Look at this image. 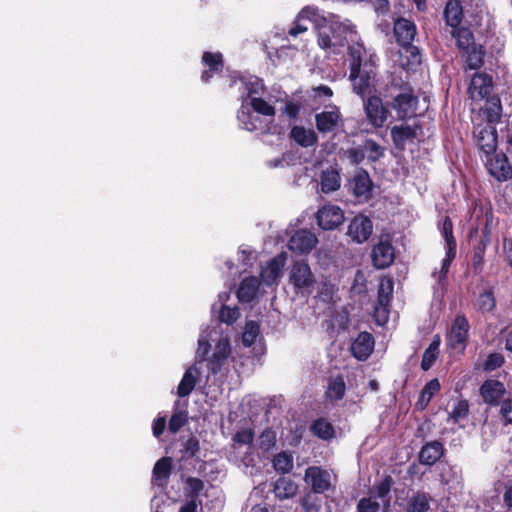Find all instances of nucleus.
I'll return each mask as SVG.
<instances>
[{
  "label": "nucleus",
  "instance_id": "obj_1",
  "mask_svg": "<svg viewBox=\"0 0 512 512\" xmlns=\"http://www.w3.org/2000/svg\"><path fill=\"white\" fill-rule=\"evenodd\" d=\"M242 105L238 112L241 127L247 131L274 134L277 132L273 124L275 107L261 96L264 92L262 80L251 76L241 80Z\"/></svg>",
  "mask_w": 512,
  "mask_h": 512
},
{
  "label": "nucleus",
  "instance_id": "obj_6",
  "mask_svg": "<svg viewBox=\"0 0 512 512\" xmlns=\"http://www.w3.org/2000/svg\"><path fill=\"white\" fill-rule=\"evenodd\" d=\"M332 476L328 470L318 466H310L306 469L304 481L311 487L314 493H324L331 487Z\"/></svg>",
  "mask_w": 512,
  "mask_h": 512
},
{
  "label": "nucleus",
  "instance_id": "obj_9",
  "mask_svg": "<svg viewBox=\"0 0 512 512\" xmlns=\"http://www.w3.org/2000/svg\"><path fill=\"white\" fill-rule=\"evenodd\" d=\"M316 127L321 133H333L342 125V116L336 106H330L315 116Z\"/></svg>",
  "mask_w": 512,
  "mask_h": 512
},
{
  "label": "nucleus",
  "instance_id": "obj_5",
  "mask_svg": "<svg viewBox=\"0 0 512 512\" xmlns=\"http://www.w3.org/2000/svg\"><path fill=\"white\" fill-rule=\"evenodd\" d=\"M353 65L350 71V80L353 83V90L361 97H365L371 93V87L375 77V72L371 64L365 63L363 68L356 69Z\"/></svg>",
  "mask_w": 512,
  "mask_h": 512
},
{
  "label": "nucleus",
  "instance_id": "obj_38",
  "mask_svg": "<svg viewBox=\"0 0 512 512\" xmlns=\"http://www.w3.org/2000/svg\"><path fill=\"white\" fill-rule=\"evenodd\" d=\"M312 433L322 440H330L334 437V427L327 420L320 418L311 425Z\"/></svg>",
  "mask_w": 512,
  "mask_h": 512
},
{
  "label": "nucleus",
  "instance_id": "obj_56",
  "mask_svg": "<svg viewBox=\"0 0 512 512\" xmlns=\"http://www.w3.org/2000/svg\"><path fill=\"white\" fill-rule=\"evenodd\" d=\"M358 512H378L379 503L372 498H362L357 505Z\"/></svg>",
  "mask_w": 512,
  "mask_h": 512
},
{
  "label": "nucleus",
  "instance_id": "obj_29",
  "mask_svg": "<svg viewBox=\"0 0 512 512\" xmlns=\"http://www.w3.org/2000/svg\"><path fill=\"white\" fill-rule=\"evenodd\" d=\"M341 185L339 172L333 168L324 170L321 174L320 186L323 193H330L338 190Z\"/></svg>",
  "mask_w": 512,
  "mask_h": 512
},
{
  "label": "nucleus",
  "instance_id": "obj_52",
  "mask_svg": "<svg viewBox=\"0 0 512 512\" xmlns=\"http://www.w3.org/2000/svg\"><path fill=\"white\" fill-rule=\"evenodd\" d=\"M468 411H469V406H468V403L467 401L465 400H460L458 401L453 410L451 411L450 413V417L455 421V422H458L462 419H464L467 414H468Z\"/></svg>",
  "mask_w": 512,
  "mask_h": 512
},
{
  "label": "nucleus",
  "instance_id": "obj_11",
  "mask_svg": "<svg viewBox=\"0 0 512 512\" xmlns=\"http://www.w3.org/2000/svg\"><path fill=\"white\" fill-rule=\"evenodd\" d=\"M418 98L411 88H404L393 100V108L400 118L412 117L417 110Z\"/></svg>",
  "mask_w": 512,
  "mask_h": 512
},
{
  "label": "nucleus",
  "instance_id": "obj_20",
  "mask_svg": "<svg viewBox=\"0 0 512 512\" xmlns=\"http://www.w3.org/2000/svg\"><path fill=\"white\" fill-rule=\"evenodd\" d=\"M374 349L373 336L368 332H361L352 342L351 352L360 361L366 360Z\"/></svg>",
  "mask_w": 512,
  "mask_h": 512
},
{
  "label": "nucleus",
  "instance_id": "obj_39",
  "mask_svg": "<svg viewBox=\"0 0 512 512\" xmlns=\"http://www.w3.org/2000/svg\"><path fill=\"white\" fill-rule=\"evenodd\" d=\"M274 469L282 474L289 473L293 468V456L287 452L277 454L273 459Z\"/></svg>",
  "mask_w": 512,
  "mask_h": 512
},
{
  "label": "nucleus",
  "instance_id": "obj_64",
  "mask_svg": "<svg viewBox=\"0 0 512 512\" xmlns=\"http://www.w3.org/2000/svg\"><path fill=\"white\" fill-rule=\"evenodd\" d=\"M503 252L509 265L512 267V240L504 239L503 241Z\"/></svg>",
  "mask_w": 512,
  "mask_h": 512
},
{
  "label": "nucleus",
  "instance_id": "obj_8",
  "mask_svg": "<svg viewBox=\"0 0 512 512\" xmlns=\"http://www.w3.org/2000/svg\"><path fill=\"white\" fill-rule=\"evenodd\" d=\"M364 110L369 123L375 128L383 127L389 116V110L377 96H371L364 102Z\"/></svg>",
  "mask_w": 512,
  "mask_h": 512
},
{
  "label": "nucleus",
  "instance_id": "obj_16",
  "mask_svg": "<svg viewBox=\"0 0 512 512\" xmlns=\"http://www.w3.org/2000/svg\"><path fill=\"white\" fill-rule=\"evenodd\" d=\"M476 144L479 149L488 156L495 152L497 147V136L494 127L489 124L479 126L474 131Z\"/></svg>",
  "mask_w": 512,
  "mask_h": 512
},
{
  "label": "nucleus",
  "instance_id": "obj_17",
  "mask_svg": "<svg viewBox=\"0 0 512 512\" xmlns=\"http://www.w3.org/2000/svg\"><path fill=\"white\" fill-rule=\"evenodd\" d=\"M394 258V248L388 240L380 241L372 249V261L377 269H384L390 266Z\"/></svg>",
  "mask_w": 512,
  "mask_h": 512
},
{
  "label": "nucleus",
  "instance_id": "obj_28",
  "mask_svg": "<svg viewBox=\"0 0 512 512\" xmlns=\"http://www.w3.org/2000/svg\"><path fill=\"white\" fill-rule=\"evenodd\" d=\"M298 485L291 479L281 477L274 484L275 496L280 500L290 499L297 494Z\"/></svg>",
  "mask_w": 512,
  "mask_h": 512
},
{
  "label": "nucleus",
  "instance_id": "obj_35",
  "mask_svg": "<svg viewBox=\"0 0 512 512\" xmlns=\"http://www.w3.org/2000/svg\"><path fill=\"white\" fill-rule=\"evenodd\" d=\"M446 22L452 28L458 26L462 19V7L458 0H448L444 10Z\"/></svg>",
  "mask_w": 512,
  "mask_h": 512
},
{
  "label": "nucleus",
  "instance_id": "obj_18",
  "mask_svg": "<svg viewBox=\"0 0 512 512\" xmlns=\"http://www.w3.org/2000/svg\"><path fill=\"white\" fill-rule=\"evenodd\" d=\"M372 186L369 174L363 169L357 170L351 182V188L355 197L359 201L368 200L371 196Z\"/></svg>",
  "mask_w": 512,
  "mask_h": 512
},
{
  "label": "nucleus",
  "instance_id": "obj_51",
  "mask_svg": "<svg viewBox=\"0 0 512 512\" xmlns=\"http://www.w3.org/2000/svg\"><path fill=\"white\" fill-rule=\"evenodd\" d=\"M187 414L184 411L175 412L169 421V430L172 433H177L187 422Z\"/></svg>",
  "mask_w": 512,
  "mask_h": 512
},
{
  "label": "nucleus",
  "instance_id": "obj_40",
  "mask_svg": "<svg viewBox=\"0 0 512 512\" xmlns=\"http://www.w3.org/2000/svg\"><path fill=\"white\" fill-rule=\"evenodd\" d=\"M346 385L341 377L332 378L326 391L327 396L332 400H340L345 394Z\"/></svg>",
  "mask_w": 512,
  "mask_h": 512
},
{
  "label": "nucleus",
  "instance_id": "obj_13",
  "mask_svg": "<svg viewBox=\"0 0 512 512\" xmlns=\"http://www.w3.org/2000/svg\"><path fill=\"white\" fill-rule=\"evenodd\" d=\"M468 332V320L462 315L457 316L448 335L449 346L454 350L463 351L468 339Z\"/></svg>",
  "mask_w": 512,
  "mask_h": 512
},
{
  "label": "nucleus",
  "instance_id": "obj_61",
  "mask_svg": "<svg viewBox=\"0 0 512 512\" xmlns=\"http://www.w3.org/2000/svg\"><path fill=\"white\" fill-rule=\"evenodd\" d=\"M300 111V106L292 101L286 102L284 107L282 108V112L286 114L289 118L294 119L298 116Z\"/></svg>",
  "mask_w": 512,
  "mask_h": 512
},
{
  "label": "nucleus",
  "instance_id": "obj_24",
  "mask_svg": "<svg viewBox=\"0 0 512 512\" xmlns=\"http://www.w3.org/2000/svg\"><path fill=\"white\" fill-rule=\"evenodd\" d=\"M505 392V386L497 380H487L481 386V395L484 401L492 405L497 404Z\"/></svg>",
  "mask_w": 512,
  "mask_h": 512
},
{
  "label": "nucleus",
  "instance_id": "obj_23",
  "mask_svg": "<svg viewBox=\"0 0 512 512\" xmlns=\"http://www.w3.org/2000/svg\"><path fill=\"white\" fill-rule=\"evenodd\" d=\"M230 354L231 348L229 339H220L216 344L212 358L210 359V369L214 374L222 368Z\"/></svg>",
  "mask_w": 512,
  "mask_h": 512
},
{
  "label": "nucleus",
  "instance_id": "obj_31",
  "mask_svg": "<svg viewBox=\"0 0 512 512\" xmlns=\"http://www.w3.org/2000/svg\"><path fill=\"white\" fill-rule=\"evenodd\" d=\"M291 138L302 147H310L317 142V135L312 129L294 126L290 132Z\"/></svg>",
  "mask_w": 512,
  "mask_h": 512
},
{
  "label": "nucleus",
  "instance_id": "obj_43",
  "mask_svg": "<svg viewBox=\"0 0 512 512\" xmlns=\"http://www.w3.org/2000/svg\"><path fill=\"white\" fill-rule=\"evenodd\" d=\"M439 340H434L429 347L424 351L421 367L423 370H429L432 365L434 364L437 355H438V349H439Z\"/></svg>",
  "mask_w": 512,
  "mask_h": 512
},
{
  "label": "nucleus",
  "instance_id": "obj_30",
  "mask_svg": "<svg viewBox=\"0 0 512 512\" xmlns=\"http://www.w3.org/2000/svg\"><path fill=\"white\" fill-rule=\"evenodd\" d=\"M198 374L199 370L195 365L186 370L177 388L179 397L188 396L192 392L196 385V377Z\"/></svg>",
  "mask_w": 512,
  "mask_h": 512
},
{
  "label": "nucleus",
  "instance_id": "obj_4",
  "mask_svg": "<svg viewBox=\"0 0 512 512\" xmlns=\"http://www.w3.org/2000/svg\"><path fill=\"white\" fill-rule=\"evenodd\" d=\"M442 234L445 239V250L446 255L442 260L441 269L439 272L434 271L432 276L436 279L438 286L443 287L446 279L447 273L450 267L451 262L456 256V241L453 237V225L451 220L446 217L442 224Z\"/></svg>",
  "mask_w": 512,
  "mask_h": 512
},
{
  "label": "nucleus",
  "instance_id": "obj_53",
  "mask_svg": "<svg viewBox=\"0 0 512 512\" xmlns=\"http://www.w3.org/2000/svg\"><path fill=\"white\" fill-rule=\"evenodd\" d=\"M186 495L190 499L191 497H195L198 499L199 493L203 489V482L197 478H188L186 481Z\"/></svg>",
  "mask_w": 512,
  "mask_h": 512
},
{
  "label": "nucleus",
  "instance_id": "obj_10",
  "mask_svg": "<svg viewBox=\"0 0 512 512\" xmlns=\"http://www.w3.org/2000/svg\"><path fill=\"white\" fill-rule=\"evenodd\" d=\"M319 21H324L323 13L316 7H304L298 14L294 26L289 30V34L293 37L298 36L308 30L306 22H311L317 27Z\"/></svg>",
  "mask_w": 512,
  "mask_h": 512
},
{
  "label": "nucleus",
  "instance_id": "obj_60",
  "mask_svg": "<svg viewBox=\"0 0 512 512\" xmlns=\"http://www.w3.org/2000/svg\"><path fill=\"white\" fill-rule=\"evenodd\" d=\"M201 501L195 497L188 498L180 507L178 512H197Z\"/></svg>",
  "mask_w": 512,
  "mask_h": 512
},
{
  "label": "nucleus",
  "instance_id": "obj_49",
  "mask_svg": "<svg viewBox=\"0 0 512 512\" xmlns=\"http://www.w3.org/2000/svg\"><path fill=\"white\" fill-rule=\"evenodd\" d=\"M304 512H320V501L317 496L312 493L304 495L300 501Z\"/></svg>",
  "mask_w": 512,
  "mask_h": 512
},
{
  "label": "nucleus",
  "instance_id": "obj_50",
  "mask_svg": "<svg viewBox=\"0 0 512 512\" xmlns=\"http://www.w3.org/2000/svg\"><path fill=\"white\" fill-rule=\"evenodd\" d=\"M365 53V49L362 44L356 43L349 47V55L352 59V62L350 64V69L353 65H356V69L359 70L360 68H363L361 65L362 62V55Z\"/></svg>",
  "mask_w": 512,
  "mask_h": 512
},
{
  "label": "nucleus",
  "instance_id": "obj_63",
  "mask_svg": "<svg viewBox=\"0 0 512 512\" xmlns=\"http://www.w3.org/2000/svg\"><path fill=\"white\" fill-rule=\"evenodd\" d=\"M501 415L506 422L512 424V398L503 401L501 405Z\"/></svg>",
  "mask_w": 512,
  "mask_h": 512
},
{
  "label": "nucleus",
  "instance_id": "obj_62",
  "mask_svg": "<svg viewBox=\"0 0 512 512\" xmlns=\"http://www.w3.org/2000/svg\"><path fill=\"white\" fill-rule=\"evenodd\" d=\"M391 488V479L386 478L385 480L381 481L376 487H375V493L379 498H384L387 496Z\"/></svg>",
  "mask_w": 512,
  "mask_h": 512
},
{
  "label": "nucleus",
  "instance_id": "obj_47",
  "mask_svg": "<svg viewBox=\"0 0 512 512\" xmlns=\"http://www.w3.org/2000/svg\"><path fill=\"white\" fill-rule=\"evenodd\" d=\"M240 317V311L237 307H229L226 305L221 306L219 319L221 322L228 325L234 323Z\"/></svg>",
  "mask_w": 512,
  "mask_h": 512
},
{
  "label": "nucleus",
  "instance_id": "obj_59",
  "mask_svg": "<svg viewBox=\"0 0 512 512\" xmlns=\"http://www.w3.org/2000/svg\"><path fill=\"white\" fill-rule=\"evenodd\" d=\"M209 348L210 344L208 342L207 336L202 333L198 340L197 358L204 360L208 354Z\"/></svg>",
  "mask_w": 512,
  "mask_h": 512
},
{
  "label": "nucleus",
  "instance_id": "obj_42",
  "mask_svg": "<svg viewBox=\"0 0 512 512\" xmlns=\"http://www.w3.org/2000/svg\"><path fill=\"white\" fill-rule=\"evenodd\" d=\"M260 333V325L258 322L250 320L247 321L242 334L243 344L247 347L255 343Z\"/></svg>",
  "mask_w": 512,
  "mask_h": 512
},
{
  "label": "nucleus",
  "instance_id": "obj_32",
  "mask_svg": "<svg viewBox=\"0 0 512 512\" xmlns=\"http://www.w3.org/2000/svg\"><path fill=\"white\" fill-rule=\"evenodd\" d=\"M392 139L397 147L417 137V128L408 125L394 126L391 130Z\"/></svg>",
  "mask_w": 512,
  "mask_h": 512
},
{
  "label": "nucleus",
  "instance_id": "obj_55",
  "mask_svg": "<svg viewBox=\"0 0 512 512\" xmlns=\"http://www.w3.org/2000/svg\"><path fill=\"white\" fill-rule=\"evenodd\" d=\"M275 442L276 434L270 429L264 430L259 437L260 447L265 451L272 448L275 445Z\"/></svg>",
  "mask_w": 512,
  "mask_h": 512
},
{
  "label": "nucleus",
  "instance_id": "obj_34",
  "mask_svg": "<svg viewBox=\"0 0 512 512\" xmlns=\"http://www.w3.org/2000/svg\"><path fill=\"white\" fill-rule=\"evenodd\" d=\"M402 51L400 52L401 64L406 69H412L419 65L421 62V56L419 50L411 44L402 45Z\"/></svg>",
  "mask_w": 512,
  "mask_h": 512
},
{
  "label": "nucleus",
  "instance_id": "obj_22",
  "mask_svg": "<svg viewBox=\"0 0 512 512\" xmlns=\"http://www.w3.org/2000/svg\"><path fill=\"white\" fill-rule=\"evenodd\" d=\"M492 89V78L486 74H475L469 86V93L473 99H483Z\"/></svg>",
  "mask_w": 512,
  "mask_h": 512
},
{
  "label": "nucleus",
  "instance_id": "obj_44",
  "mask_svg": "<svg viewBox=\"0 0 512 512\" xmlns=\"http://www.w3.org/2000/svg\"><path fill=\"white\" fill-rule=\"evenodd\" d=\"M428 509L429 497L424 493H418L411 498L407 512H426Z\"/></svg>",
  "mask_w": 512,
  "mask_h": 512
},
{
  "label": "nucleus",
  "instance_id": "obj_21",
  "mask_svg": "<svg viewBox=\"0 0 512 512\" xmlns=\"http://www.w3.org/2000/svg\"><path fill=\"white\" fill-rule=\"evenodd\" d=\"M415 35L416 26L412 21L405 18H398L394 22V36L400 46L411 44Z\"/></svg>",
  "mask_w": 512,
  "mask_h": 512
},
{
  "label": "nucleus",
  "instance_id": "obj_3",
  "mask_svg": "<svg viewBox=\"0 0 512 512\" xmlns=\"http://www.w3.org/2000/svg\"><path fill=\"white\" fill-rule=\"evenodd\" d=\"M385 148L372 139L363 144L345 150L344 156L352 165H359L364 161L374 163L384 156Z\"/></svg>",
  "mask_w": 512,
  "mask_h": 512
},
{
  "label": "nucleus",
  "instance_id": "obj_25",
  "mask_svg": "<svg viewBox=\"0 0 512 512\" xmlns=\"http://www.w3.org/2000/svg\"><path fill=\"white\" fill-rule=\"evenodd\" d=\"M260 282L257 277L244 278L237 290V297L240 302H251L258 294Z\"/></svg>",
  "mask_w": 512,
  "mask_h": 512
},
{
  "label": "nucleus",
  "instance_id": "obj_46",
  "mask_svg": "<svg viewBox=\"0 0 512 512\" xmlns=\"http://www.w3.org/2000/svg\"><path fill=\"white\" fill-rule=\"evenodd\" d=\"M202 61L211 71L218 72L223 67L222 55L220 53L205 52Z\"/></svg>",
  "mask_w": 512,
  "mask_h": 512
},
{
  "label": "nucleus",
  "instance_id": "obj_7",
  "mask_svg": "<svg viewBox=\"0 0 512 512\" xmlns=\"http://www.w3.org/2000/svg\"><path fill=\"white\" fill-rule=\"evenodd\" d=\"M289 281L297 290H308L313 287L315 277L306 262L298 261L290 270Z\"/></svg>",
  "mask_w": 512,
  "mask_h": 512
},
{
  "label": "nucleus",
  "instance_id": "obj_27",
  "mask_svg": "<svg viewBox=\"0 0 512 512\" xmlns=\"http://www.w3.org/2000/svg\"><path fill=\"white\" fill-rule=\"evenodd\" d=\"M443 453V445L439 441H433L422 447L419 459L422 464L431 466L443 456Z\"/></svg>",
  "mask_w": 512,
  "mask_h": 512
},
{
  "label": "nucleus",
  "instance_id": "obj_54",
  "mask_svg": "<svg viewBox=\"0 0 512 512\" xmlns=\"http://www.w3.org/2000/svg\"><path fill=\"white\" fill-rule=\"evenodd\" d=\"M253 439H254V433H253L252 429H250V428H246L241 431H238L233 437V441L237 445L250 446Z\"/></svg>",
  "mask_w": 512,
  "mask_h": 512
},
{
  "label": "nucleus",
  "instance_id": "obj_48",
  "mask_svg": "<svg viewBox=\"0 0 512 512\" xmlns=\"http://www.w3.org/2000/svg\"><path fill=\"white\" fill-rule=\"evenodd\" d=\"M477 307L482 312H489L495 307V298L492 291H485L479 295Z\"/></svg>",
  "mask_w": 512,
  "mask_h": 512
},
{
  "label": "nucleus",
  "instance_id": "obj_26",
  "mask_svg": "<svg viewBox=\"0 0 512 512\" xmlns=\"http://www.w3.org/2000/svg\"><path fill=\"white\" fill-rule=\"evenodd\" d=\"M285 258L281 255L270 260L266 267L261 270L262 281L266 285L275 284L281 274Z\"/></svg>",
  "mask_w": 512,
  "mask_h": 512
},
{
  "label": "nucleus",
  "instance_id": "obj_33",
  "mask_svg": "<svg viewBox=\"0 0 512 512\" xmlns=\"http://www.w3.org/2000/svg\"><path fill=\"white\" fill-rule=\"evenodd\" d=\"M172 460L169 457H163L158 460L153 469V479L159 486H165L168 482L171 472Z\"/></svg>",
  "mask_w": 512,
  "mask_h": 512
},
{
  "label": "nucleus",
  "instance_id": "obj_45",
  "mask_svg": "<svg viewBox=\"0 0 512 512\" xmlns=\"http://www.w3.org/2000/svg\"><path fill=\"white\" fill-rule=\"evenodd\" d=\"M393 292V282L389 278H384L380 282L378 291V302L381 305H386L389 302V298Z\"/></svg>",
  "mask_w": 512,
  "mask_h": 512
},
{
  "label": "nucleus",
  "instance_id": "obj_14",
  "mask_svg": "<svg viewBox=\"0 0 512 512\" xmlns=\"http://www.w3.org/2000/svg\"><path fill=\"white\" fill-rule=\"evenodd\" d=\"M373 231L372 221L362 214L355 216L350 222L347 235L355 242L361 244L368 240Z\"/></svg>",
  "mask_w": 512,
  "mask_h": 512
},
{
  "label": "nucleus",
  "instance_id": "obj_57",
  "mask_svg": "<svg viewBox=\"0 0 512 512\" xmlns=\"http://www.w3.org/2000/svg\"><path fill=\"white\" fill-rule=\"evenodd\" d=\"M504 363V357L500 353L490 354L485 361L486 370H494L499 368Z\"/></svg>",
  "mask_w": 512,
  "mask_h": 512
},
{
  "label": "nucleus",
  "instance_id": "obj_41",
  "mask_svg": "<svg viewBox=\"0 0 512 512\" xmlns=\"http://www.w3.org/2000/svg\"><path fill=\"white\" fill-rule=\"evenodd\" d=\"M467 67L471 70L478 69L483 63L484 51L481 46H472L468 51H464Z\"/></svg>",
  "mask_w": 512,
  "mask_h": 512
},
{
  "label": "nucleus",
  "instance_id": "obj_19",
  "mask_svg": "<svg viewBox=\"0 0 512 512\" xmlns=\"http://www.w3.org/2000/svg\"><path fill=\"white\" fill-rule=\"evenodd\" d=\"M487 167L489 173L498 181H506L512 176V167L504 154H495L488 159Z\"/></svg>",
  "mask_w": 512,
  "mask_h": 512
},
{
  "label": "nucleus",
  "instance_id": "obj_12",
  "mask_svg": "<svg viewBox=\"0 0 512 512\" xmlns=\"http://www.w3.org/2000/svg\"><path fill=\"white\" fill-rule=\"evenodd\" d=\"M317 224L323 230H333L344 221V213L340 207L325 205L316 214Z\"/></svg>",
  "mask_w": 512,
  "mask_h": 512
},
{
  "label": "nucleus",
  "instance_id": "obj_2",
  "mask_svg": "<svg viewBox=\"0 0 512 512\" xmlns=\"http://www.w3.org/2000/svg\"><path fill=\"white\" fill-rule=\"evenodd\" d=\"M316 29L319 46L331 53H338L339 49L345 45L346 34L350 31V26L340 22L335 17L327 18L324 16V21H319Z\"/></svg>",
  "mask_w": 512,
  "mask_h": 512
},
{
  "label": "nucleus",
  "instance_id": "obj_37",
  "mask_svg": "<svg viewBox=\"0 0 512 512\" xmlns=\"http://www.w3.org/2000/svg\"><path fill=\"white\" fill-rule=\"evenodd\" d=\"M440 390V383L438 379H432L430 380L423 388L421 395L419 397V400L416 404V406L420 410H424L427 405L429 404L432 397L438 393Z\"/></svg>",
  "mask_w": 512,
  "mask_h": 512
},
{
  "label": "nucleus",
  "instance_id": "obj_36",
  "mask_svg": "<svg viewBox=\"0 0 512 512\" xmlns=\"http://www.w3.org/2000/svg\"><path fill=\"white\" fill-rule=\"evenodd\" d=\"M451 35L456 38L458 48L463 51L475 46L473 34L468 28L456 26L452 28Z\"/></svg>",
  "mask_w": 512,
  "mask_h": 512
},
{
  "label": "nucleus",
  "instance_id": "obj_15",
  "mask_svg": "<svg viewBox=\"0 0 512 512\" xmlns=\"http://www.w3.org/2000/svg\"><path fill=\"white\" fill-rule=\"evenodd\" d=\"M318 243L315 234L309 230H298L291 236L288 247L291 251L298 254L309 253Z\"/></svg>",
  "mask_w": 512,
  "mask_h": 512
},
{
  "label": "nucleus",
  "instance_id": "obj_58",
  "mask_svg": "<svg viewBox=\"0 0 512 512\" xmlns=\"http://www.w3.org/2000/svg\"><path fill=\"white\" fill-rule=\"evenodd\" d=\"M239 254L243 264L247 266H251L257 257L256 252L248 246H241L239 248Z\"/></svg>",
  "mask_w": 512,
  "mask_h": 512
}]
</instances>
